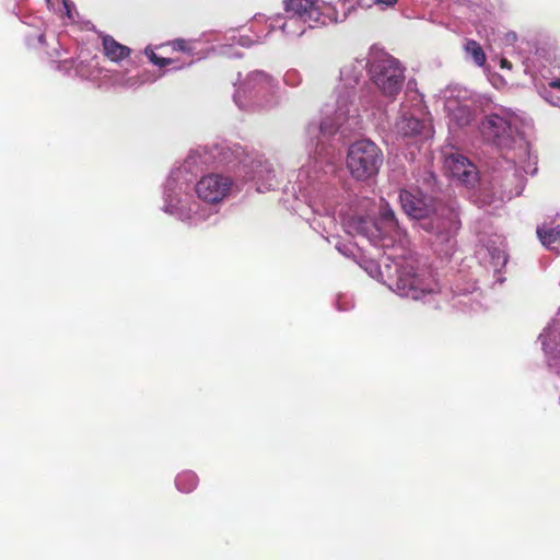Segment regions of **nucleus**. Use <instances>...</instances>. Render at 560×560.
Masks as SVG:
<instances>
[{"instance_id":"obj_1","label":"nucleus","mask_w":560,"mask_h":560,"mask_svg":"<svg viewBox=\"0 0 560 560\" xmlns=\"http://www.w3.org/2000/svg\"><path fill=\"white\" fill-rule=\"evenodd\" d=\"M366 77L370 79V50L365 56L353 58L340 68L334 110L326 108L320 122L312 121L306 127L311 161L299 171L295 186L308 207L325 218L324 230L335 223L331 188L327 182V171L324 170L327 167L334 171V165L327 158L324 139L337 132L347 137L360 128V109L354 104L355 88Z\"/></svg>"},{"instance_id":"obj_2","label":"nucleus","mask_w":560,"mask_h":560,"mask_svg":"<svg viewBox=\"0 0 560 560\" xmlns=\"http://www.w3.org/2000/svg\"><path fill=\"white\" fill-rule=\"evenodd\" d=\"M345 231L352 236H362L373 246L383 249H399L400 256L389 254L380 270L373 261L369 262L366 270L371 276L377 272L387 287L396 294L412 299L424 300L440 293V284L431 270L419 268L412 257L405 255L408 238L398 225L394 211L386 203L381 208L380 218L372 219L353 215L342 219Z\"/></svg>"},{"instance_id":"obj_3","label":"nucleus","mask_w":560,"mask_h":560,"mask_svg":"<svg viewBox=\"0 0 560 560\" xmlns=\"http://www.w3.org/2000/svg\"><path fill=\"white\" fill-rule=\"evenodd\" d=\"M212 150L209 151L210 158L202 156L199 150L190 153L180 166L171 171L163 188V211L188 225H199L214 215V207L228 198L235 186L230 176L210 173L194 186L199 201L191 199L190 186L200 165L213 160Z\"/></svg>"},{"instance_id":"obj_4","label":"nucleus","mask_w":560,"mask_h":560,"mask_svg":"<svg viewBox=\"0 0 560 560\" xmlns=\"http://www.w3.org/2000/svg\"><path fill=\"white\" fill-rule=\"evenodd\" d=\"M399 201L405 213L419 221L422 230L434 235L433 244L441 254L448 255L454 247V237L459 229L460 221L455 208L450 206H435L432 199L418 190L401 189Z\"/></svg>"},{"instance_id":"obj_5","label":"nucleus","mask_w":560,"mask_h":560,"mask_svg":"<svg viewBox=\"0 0 560 560\" xmlns=\"http://www.w3.org/2000/svg\"><path fill=\"white\" fill-rule=\"evenodd\" d=\"M406 68L382 48H370V82L374 91L362 89L359 103L362 109L381 108L383 100L393 103L402 90Z\"/></svg>"},{"instance_id":"obj_6","label":"nucleus","mask_w":560,"mask_h":560,"mask_svg":"<svg viewBox=\"0 0 560 560\" xmlns=\"http://www.w3.org/2000/svg\"><path fill=\"white\" fill-rule=\"evenodd\" d=\"M211 155L217 164L230 165L237 163L244 178L254 182L258 192L269 191L278 186L271 163L261 158H250L240 145L215 144Z\"/></svg>"},{"instance_id":"obj_7","label":"nucleus","mask_w":560,"mask_h":560,"mask_svg":"<svg viewBox=\"0 0 560 560\" xmlns=\"http://www.w3.org/2000/svg\"><path fill=\"white\" fill-rule=\"evenodd\" d=\"M233 100L244 110L272 108L280 103L279 82L264 70L250 71L237 85Z\"/></svg>"},{"instance_id":"obj_8","label":"nucleus","mask_w":560,"mask_h":560,"mask_svg":"<svg viewBox=\"0 0 560 560\" xmlns=\"http://www.w3.org/2000/svg\"><path fill=\"white\" fill-rule=\"evenodd\" d=\"M444 109L450 124L456 127L468 126L479 114L491 106V100L459 85L443 91Z\"/></svg>"},{"instance_id":"obj_9","label":"nucleus","mask_w":560,"mask_h":560,"mask_svg":"<svg viewBox=\"0 0 560 560\" xmlns=\"http://www.w3.org/2000/svg\"><path fill=\"white\" fill-rule=\"evenodd\" d=\"M482 137L500 149H518L527 154L528 145L520 132V119L509 110L488 115L480 125Z\"/></svg>"},{"instance_id":"obj_10","label":"nucleus","mask_w":560,"mask_h":560,"mask_svg":"<svg viewBox=\"0 0 560 560\" xmlns=\"http://www.w3.org/2000/svg\"><path fill=\"white\" fill-rule=\"evenodd\" d=\"M347 0H285V14L304 19L311 26L342 22L347 18Z\"/></svg>"},{"instance_id":"obj_11","label":"nucleus","mask_w":560,"mask_h":560,"mask_svg":"<svg viewBox=\"0 0 560 560\" xmlns=\"http://www.w3.org/2000/svg\"><path fill=\"white\" fill-rule=\"evenodd\" d=\"M383 161L378 145L369 139H361L349 145L346 167L357 182H368L378 174Z\"/></svg>"},{"instance_id":"obj_12","label":"nucleus","mask_w":560,"mask_h":560,"mask_svg":"<svg viewBox=\"0 0 560 560\" xmlns=\"http://www.w3.org/2000/svg\"><path fill=\"white\" fill-rule=\"evenodd\" d=\"M427 114L421 95L413 93L401 103L394 132L404 139L430 137L431 125L425 119Z\"/></svg>"},{"instance_id":"obj_13","label":"nucleus","mask_w":560,"mask_h":560,"mask_svg":"<svg viewBox=\"0 0 560 560\" xmlns=\"http://www.w3.org/2000/svg\"><path fill=\"white\" fill-rule=\"evenodd\" d=\"M525 186V176L521 168L516 167L515 163L509 165L504 171L503 175L495 176L491 183L492 195L486 192V188H482V199L480 203L492 205L495 201L503 202L510 200L515 196L521 195Z\"/></svg>"},{"instance_id":"obj_14","label":"nucleus","mask_w":560,"mask_h":560,"mask_svg":"<svg viewBox=\"0 0 560 560\" xmlns=\"http://www.w3.org/2000/svg\"><path fill=\"white\" fill-rule=\"evenodd\" d=\"M547 364L560 377V311L539 335Z\"/></svg>"},{"instance_id":"obj_15","label":"nucleus","mask_w":560,"mask_h":560,"mask_svg":"<svg viewBox=\"0 0 560 560\" xmlns=\"http://www.w3.org/2000/svg\"><path fill=\"white\" fill-rule=\"evenodd\" d=\"M444 168L448 176L468 188H474L479 182V173L476 165L458 152L445 156Z\"/></svg>"},{"instance_id":"obj_16","label":"nucleus","mask_w":560,"mask_h":560,"mask_svg":"<svg viewBox=\"0 0 560 560\" xmlns=\"http://www.w3.org/2000/svg\"><path fill=\"white\" fill-rule=\"evenodd\" d=\"M175 51H182L187 54L190 59L187 62H179V60L175 58H163L159 57L152 49L147 48L145 55L150 59L151 62L156 65L160 68L166 67V66H173V69L179 70L183 69L185 66H190L194 62V56H195V48H196V42L195 40H186L183 38H178L173 40L170 44Z\"/></svg>"},{"instance_id":"obj_17","label":"nucleus","mask_w":560,"mask_h":560,"mask_svg":"<svg viewBox=\"0 0 560 560\" xmlns=\"http://www.w3.org/2000/svg\"><path fill=\"white\" fill-rule=\"evenodd\" d=\"M537 236L549 250L560 255V217L537 226Z\"/></svg>"},{"instance_id":"obj_18","label":"nucleus","mask_w":560,"mask_h":560,"mask_svg":"<svg viewBox=\"0 0 560 560\" xmlns=\"http://www.w3.org/2000/svg\"><path fill=\"white\" fill-rule=\"evenodd\" d=\"M270 27H279L287 36L299 37L303 35L307 28H314L315 26L308 25V23L300 16L284 13V16L276 18L270 23Z\"/></svg>"},{"instance_id":"obj_19","label":"nucleus","mask_w":560,"mask_h":560,"mask_svg":"<svg viewBox=\"0 0 560 560\" xmlns=\"http://www.w3.org/2000/svg\"><path fill=\"white\" fill-rule=\"evenodd\" d=\"M104 78H107L112 85L118 86L121 89H136L147 82L142 75L139 74H129L128 72L120 71H106Z\"/></svg>"},{"instance_id":"obj_20","label":"nucleus","mask_w":560,"mask_h":560,"mask_svg":"<svg viewBox=\"0 0 560 560\" xmlns=\"http://www.w3.org/2000/svg\"><path fill=\"white\" fill-rule=\"evenodd\" d=\"M102 45L105 56L114 62H118L127 58L131 51L129 47L116 42L109 35L103 37Z\"/></svg>"},{"instance_id":"obj_21","label":"nucleus","mask_w":560,"mask_h":560,"mask_svg":"<svg viewBox=\"0 0 560 560\" xmlns=\"http://www.w3.org/2000/svg\"><path fill=\"white\" fill-rule=\"evenodd\" d=\"M107 70L98 68V62L95 59H91L88 62L80 61L75 66V74L82 79L98 81L101 79H105L104 74Z\"/></svg>"},{"instance_id":"obj_22","label":"nucleus","mask_w":560,"mask_h":560,"mask_svg":"<svg viewBox=\"0 0 560 560\" xmlns=\"http://www.w3.org/2000/svg\"><path fill=\"white\" fill-rule=\"evenodd\" d=\"M464 50L467 59H470L476 66L483 67L486 63V54L480 46L474 39H467L464 45Z\"/></svg>"},{"instance_id":"obj_23","label":"nucleus","mask_w":560,"mask_h":560,"mask_svg":"<svg viewBox=\"0 0 560 560\" xmlns=\"http://www.w3.org/2000/svg\"><path fill=\"white\" fill-rule=\"evenodd\" d=\"M487 252L490 257V264L494 270V272H500V270L506 265L508 256L505 249L499 246H487Z\"/></svg>"},{"instance_id":"obj_24","label":"nucleus","mask_w":560,"mask_h":560,"mask_svg":"<svg viewBox=\"0 0 560 560\" xmlns=\"http://www.w3.org/2000/svg\"><path fill=\"white\" fill-rule=\"evenodd\" d=\"M175 483L179 491L188 493L197 487L198 477L194 471H183L176 477Z\"/></svg>"},{"instance_id":"obj_25","label":"nucleus","mask_w":560,"mask_h":560,"mask_svg":"<svg viewBox=\"0 0 560 560\" xmlns=\"http://www.w3.org/2000/svg\"><path fill=\"white\" fill-rule=\"evenodd\" d=\"M283 82L288 86L296 88L302 83V74L296 69H289L283 74Z\"/></svg>"},{"instance_id":"obj_26","label":"nucleus","mask_w":560,"mask_h":560,"mask_svg":"<svg viewBox=\"0 0 560 560\" xmlns=\"http://www.w3.org/2000/svg\"><path fill=\"white\" fill-rule=\"evenodd\" d=\"M372 2L381 10L385 11L387 9L394 8L398 3V0H372Z\"/></svg>"},{"instance_id":"obj_27","label":"nucleus","mask_w":560,"mask_h":560,"mask_svg":"<svg viewBox=\"0 0 560 560\" xmlns=\"http://www.w3.org/2000/svg\"><path fill=\"white\" fill-rule=\"evenodd\" d=\"M233 39L243 47H249L253 45L255 40H252L248 36L240 35L237 38L234 36Z\"/></svg>"},{"instance_id":"obj_28","label":"nucleus","mask_w":560,"mask_h":560,"mask_svg":"<svg viewBox=\"0 0 560 560\" xmlns=\"http://www.w3.org/2000/svg\"><path fill=\"white\" fill-rule=\"evenodd\" d=\"M336 249L343 256L350 257L352 255V248L346 244L338 243Z\"/></svg>"},{"instance_id":"obj_29","label":"nucleus","mask_w":560,"mask_h":560,"mask_svg":"<svg viewBox=\"0 0 560 560\" xmlns=\"http://www.w3.org/2000/svg\"><path fill=\"white\" fill-rule=\"evenodd\" d=\"M500 65H501V68H506V69H511L512 68V65L509 60L502 58L500 60Z\"/></svg>"},{"instance_id":"obj_30","label":"nucleus","mask_w":560,"mask_h":560,"mask_svg":"<svg viewBox=\"0 0 560 560\" xmlns=\"http://www.w3.org/2000/svg\"><path fill=\"white\" fill-rule=\"evenodd\" d=\"M549 85L552 88V89H559L560 90V79H556V80H552Z\"/></svg>"},{"instance_id":"obj_31","label":"nucleus","mask_w":560,"mask_h":560,"mask_svg":"<svg viewBox=\"0 0 560 560\" xmlns=\"http://www.w3.org/2000/svg\"><path fill=\"white\" fill-rule=\"evenodd\" d=\"M506 40H508V42H514V40H516V34H515V33H508V34H506Z\"/></svg>"},{"instance_id":"obj_32","label":"nucleus","mask_w":560,"mask_h":560,"mask_svg":"<svg viewBox=\"0 0 560 560\" xmlns=\"http://www.w3.org/2000/svg\"><path fill=\"white\" fill-rule=\"evenodd\" d=\"M337 307L339 311H347L349 308L348 306H341L339 301L337 302Z\"/></svg>"},{"instance_id":"obj_33","label":"nucleus","mask_w":560,"mask_h":560,"mask_svg":"<svg viewBox=\"0 0 560 560\" xmlns=\"http://www.w3.org/2000/svg\"><path fill=\"white\" fill-rule=\"evenodd\" d=\"M316 224L320 226V224L317 223L316 219H314L311 225L313 226V229H316Z\"/></svg>"},{"instance_id":"obj_34","label":"nucleus","mask_w":560,"mask_h":560,"mask_svg":"<svg viewBox=\"0 0 560 560\" xmlns=\"http://www.w3.org/2000/svg\"><path fill=\"white\" fill-rule=\"evenodd\" d=\"M65 7L67 8L68 16H69V18H71V14H70V10H69V5H68V3H65Z\"/></svg>"},{"instance_id":"obj_35","label":"nucleus","mask_w":560,"mask_h":560,"mask_svg":"<svg viewBox=\"0 0 560 560\" xmlns=\"http://www.w3.org/2000/svg\"><path fill=\"white\" fill-rule=\"evenodd\" d=\"M43 39H44V35H40L39 36V42H43Z\"/></svg>"},{"instance_id":"obj_36","label":"nucleus","mask_w":560,"mask_h":560,"mask_svg":"<svg viewBox=\"0 0 560 560\" xmlns=\"http://www.w3.org/2000/svg\"><path fill=\"white\" fill-rule=\"evenodd\" d=\"M50 0H47V2H49Z\"/></svg>"}]
</instances>
